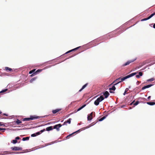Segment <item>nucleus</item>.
Returning <instances> with one entry per match:
<instances>
[{
  "instance_id": "obj_1",
  "label": "nucleus",
  "mask_w": 155,
  "mask_h": 155,
  "mask_svg": "<svg viewBox=\"0 0 155 155\" xmlns=\"http://www.w3.org/2000/svg\"><path fill=\"white\" fill-rule=\"evenodd\" d=\"M137 73V72L133 73H131V74L125 77H124L122 78H121V81H123L128 78L131 77L136 75Z\"/></svg>"
},
{
  "instance_id": "obj_2",
  "label": "nucleus",
  "mask_w": 155,
  "mask_h": 155,
  "mask_svg": "<svg viewBox=\"0 0 155 155\" xmlns=\"http://www.w3.org/2000/svg\"><path fill=\"white\" fill-rule=\"evenodd\" d=\"M137 73V72L133 73H131V74L125 77H124L122 78H121V81H123L128 78L131 77L136 75Z\"/></svg>"
},
{
  "instance_id": "obj_3",
  "label": "nucleus",
  "mask_w": 155,
  "mask_h": 155,
  "mask_svg": "<svg viewBox=\"0 0 155 155\" xmlns=\"http://www.w3.org/2000/svg\"><path fill=\"white\" fill-rule=\"evenodd\" d=\"M39 117H35L34 116H31L30 117L25 118H23V121H30L35 119H37Z\"/></svg>"
},
{
  "instance_id": "obj_4",
  "label": "nucleus",
  "mask_w": 155,
  "mask_h": 155,
  "mask_svg": "<svg viewBox=\"0 0 155 155\" xmlns=\"http://www.w3.org/2000/svg\"><path fill=\"white\" fill-rule=\"evenodd\" d=\"M122 81H121V79H120V78L115 81H114L111 84L109 85V86H110L112 84H114V85H115L118 84L119 83L121 82Z\"/></svg>"
},
{
  "instance_id": "obj_5",
  "label": "nucleus",
  "mask_w": 155,
  "mask_h": 155,
  "mask_svg": "<svg viewBox=\"0 0 155 155\" xmlns=\"http://www.w3.org/2000/svg\"><path fill=\"white\" fill-rule=\"evenodd\" d=\"M35 70H36L35 69H34L31 71H30L29 72V74H31L32 73H33L31 75V76L32 77V76H35V75L38 72H39V69L37 70L35 72Z\"/></svg>"
},
{
  "instance_id": "obj_6",
  "label": "nucleus",
  "mask_w": 155,
  "mask_h": 155,
  "mask_svg": "<svg viewBox=\"0 0 155 155\" xmlns=\"http://www.w3.org/2000/svg\"><path fill=\"white\" fill-rule=\"evenodd\" d=\"M136 59L135 58V59H133V60H130L128 61L126 63H125L124 64H123L122 65V66H123V67H124V66H126L128 65H129L130 64V63L134 62L135 60H136Z\"/></svg>"
},
{
  "instance_id": "obj_7",
  "label": "nucleus",
  "mask_w": 155,
  "mask_h": 155,
  "mask_svg": "<svg viewBox=\"0 0 155 155\" xmlns=\"http://www.w3.org/2000/svg\"><path fill=\"white\" fill-rule=\"evenodd\" d=\"M11 149L13 150L17 151V150H21L22 148L21 147H12Z\"/></svg>"
},
{
  "instance_id": "obj_8",
  "label": "nucleus",
  "mask_w": 155,
  "mask_h": 155,
  "mask_svg": "<svg viewBox=\"0 0 155 155\" xmlns=\"http://www.w3.org/2000/svg\"><path fill=\"white\" fill-rule=\"evenodd\" d=\"M61 124H56L53 127V128L56 129L57 131H59L60 130L59 128L61 127Z\"/></svg>"
},
{
  "instance_id": "obj_9",
  "label": "nucleus",
  "mask_w": 155,
  "mask_h": 155,
  "mask_svg": "<svg viewBox=\"0 0 155 155\" xmlns=\"http://www.w3.org/2000/svg\"><path fill=\"white\" fill-rule=\"evenodd\" d=\"M93 112H92L90 114L88 115L87 116V120H91L93 118Z\"/></svg>"
},
{
  "instance_id": "obj_10",
  "label": "nucleus",
  "mask_w": 155,
  "mask_h": 155,
  "mask_svg": "<svg viewBox=\"0 0 155 155\" xmlns=\"http://www.w3.org/2000/svg\"><path fill=\"white\" fill-rule=\"evenodd\" d=\"M153 84H149V85H147L146 86H144L143 87H142L141 89H142V90H144L147 88H149V87L152 86H153Z\"/></svg>"
},
{
  "instance_id": "obj_11",
  "label": "nucleus",
  "mask_w": 155,
  "mask_h": 155,
  "mask_svg": "<svg viewBox=\"0 0 155 155\" xmlns=\"http://www.w3.org/2000/svg\"><path fill=\"white\" fill-rule=\"evenodd\" d=\"M105 96V98H107L109 95V93L107 91H105L103 94Z\"/></svg>"
},
{
  "instance_id": "obj_12",
  "label": "nucleus",
  "mask_w": 155,
  "mask_h": 155,
  "mask_svg": "<svg viewBox=\"0 0 155 155\" xmlns=\"http://www.w3.org/2000/svg\"><path fill=\"white\" fill-rule=\"evenodd\" d=\"M104 99V98L103 96H101L99 97H98L97 99L99 102L102 101Z\"/></svg>"
},
{
  "instance_id": "obj_13",
  "label": "nucleus",
  "mask_w": 155,
  "mask_h": 155,
  "mask_svg": "<svg viewBox=\"0 0 155 155\" xmlns=\"http://www.w3.org/2000/svg\"><path fill=\"white\" fill-rule=\"evenodd\" d=\"M79 131H80V130H77V131H76V132H74L73 133H72V134H69V135H68V136H67L66 137V138L67 139H69V138H70V137L71 136H72L73 134H75V133H77V132H79Z\"/></svg>"
},
{
  "instance_id": "obj_14",
  "label": "nucleus",
  "mask_w": 155,
  "mask_h": 155,
  "mask_svg": "<svg viewBox=\"0 0 155 155\" xmlns=\"http://www.w3.org/2000/svg\"><path fill=\"white\" fill-rule=\"evenodd\" d=\"M71 118L67 120L64 122L63 125H66L67 123H68L69 124H70L71 122Z\"/></svg>"
},
{
  "instance_id": "obj_15",
  "label": "nucleus",
  "mask_w": 155,
  "mask_h": 155,
  "mask_svg": "<svg viewBox=\"0 0 155 155\" xmlns=\"http://www.w3.org/2000/svg\"><path fill=\"white\" fill-rule=\"evenodd\" d=\"M61 110V109H57L54 110H53L52 111V112L53 114H55L56 113L58 112Z\"/></svg>"
},
{
  "instance_id": "obj_16",
  "label": "nucleus",
  "mask_w": 155,
  "mask_h": 155,
  "mask_svg": "<svg viewBox=\"0 0 155 155\" xmlns=\"http://www.w3.org/2000/svg\"><path fill=\"white\" fill-rule=\"evenodd\" d=\"M80 47H77V48H75L74 49H72L71 50H70L68 51H67V52L65 54H67V53H69L71 52H72L73 51H75L77 50L78 49V48H79Z\"/></svg>"
},
{
  "instance_id": "obj_17",
  "label": "nucleus",
  "mask_w": 155,
  "mask_h": 155,
  "mask_svg": "<svg viewBox=\"0 0 155 155\" xmlns=\"http://www.w3.org/2000/svg\"><path fill=\"white\" fill-rule=\"evenodd\" d=\"M143 75V73L142 72H140L139 73L138 75H136V77L137 78H140V76H141Z\"/></svg>"
},
{
  "instance_id": "obj_18",
  "label": "nucleus",
  "mask_w": 155,
  "mask_h": 155,
  "mask_svg": "<svg viewBox=\"0 0 155 155\" xmlns=\"http://www.w3.org/2000/svg\"><path fill=\"white\" fill-rule=\"evenodd\" d=\"M86 106V104H84V105H83V106H81V107H80L77 110H75V112H77L81 110V109H82L84 107Z\"/></svg>"
},
{
  "instance_id": "obj_19",
  "label": "nucleus",
  "mask_w": 155,
  "mask_h": 155,
  "mask_svg": "<svg viewBox=\"0 0 155 155\" xmlns=\"http://www.w3.org/2000/svg\"><path fill=\"white\" fill-rule=\"evenodd\" d=\"M54 129L53 127L52 126H50L48 127H47L46 128V130L47 131H49L53 130Z\"/></svg>"
},
{
  "instance_id": "obj_20",
  "label": "nucleus",
  "mask_w": 155,
  "mask_h": 155,
  "mask_svg": "<svg viewBox=\"0 0 155 155\" xmlns=\"http://www.w3.org/2000/svg\"><path fill=\"white\" fill-rule=\"evenodd\" d=\"M87 84H88L87 83H86V84H85L83 86V87H82V88L79 90V92L81 91L83 89H84L87 86Z\"/></svg>"
},
{
  "instance_id": "obj_21",
  "label": "nucleus",
  "mask_w": 155,
  "mask_h": 155,
  "mask_svg": "<svg viewBox=\"0 0 155 155\" xmlns=\"http://www.w3.org/2000/svg\"><path fill=\"white\" fill-rule=\"evenodd\" d=\"M38 135H39V132H37L35 133L32 134L31 136V137H35Z\"/></svg>"
},
{
  "instance_id": "obj_22",
  "label": "nucleus",
  "mask_w": 155,
  "mask_h": 155,
  "mask_svg": "<svg viewBox=\"0 0 155 155\" xmlns=\"http://www.w3.org/2000/svg\"><path fill=\"white\" fill-rule=\"evenodd\" d=\"M5 70L7 71H10L12 70V69L8 67H5Z\"/></svg>"
},
{
  "instance_id": "obj_23",
  "label": "nucleus",
  "mask_w": 155,
  "mask_h": 155,
  "mask_svg": "<svg viewBox=\"0 0 155 155\" xmlns=\"http://www.w3.org/2000/svg\"><path fill=\"white\" fill-rule=\"evenodd\" d=\"M30 137H23L22 138V140L23 141H25V140H28L29 139Z\"/></svg>"
},
{
  "instance_id": "obj_24",
  "label": "nucleus",
  "mask_w": 155,
  "mask_h": 155,
  "mask_svg": "<svg viewBox=\"0 0 155 155\" xmlns=\"http://www.w3.org/2000/svg\"><path fill=\"white\" fill-rule=\"evenodd\" d=\"M99 102L98 101V100H97V99L94 102V104L95 105L97 106L98 105L99 103Z\"/></svg>"
},
{
  "instance_id": "obj_25",
  "label": "nucleus",
  "mask_w": 155,
  "mask_h": 155,
  "mask_svg": "<svg viewBox=\"0 0 155 155\" xmlns=\"http://www.w3.org/2000/svg\"><path fill=\"white\" fill-rule=\"evenodd\" d=\"M147 104L150 105H153L155 104V102H148L147 103Z\"/></svg>"
},
{
  "instance_id": "obj_26",
  "label": "nucleus",
  "mask_w": 155,
  "mask_h": 155,
  "mask_svg": "<svg viewBox=\"0 0 155 155\" xmlns=\"http://www.w3.org/2000/svg\"><path fill=\"white\" fill-rule=\"evenodd\" d=\"M114 86L115 85H114V86L111 88H109V90L115 91L116 89V87Z\"/></svg>"
},
{
  "instance_id": "obj_27",
  "label": "nucleus",
  "mask_w": 155,
  "mask_h": 155,
  "mask_svg": "<svg viewBox=\"0 0 155 155\" xmlns=\"http://www.w3.org/2000/svg\"><path fill=\"white\" fill-rule=\"evenodd\" d=\"M37 78H36V77H34V78H32L30 80V82L32 83L33 81H35V80L36 79H37Z\"/></svg>"
},
{
  "instance_id": "obj_28",
  "label": "nucleus",
  "mask_w": 155,
  "mask_h": 155,
  "mask_svg": "<svg viewBox=\"0 0 155 155\" xmlns=\"http://www.w3.org/2000/svg\"><path fill=\"white\" fill-rule=\"evenodd\" d=\"M21 121L18 119H17L16 123L17 124H19L21 123Z\"/></svg>"
},
{
  "instance_id": "obj_29",
  "label": "nucleus",
  "mask_w": 155,
  "mask_h": 155,
  "mask_svg": "<svg viewBox=\"0 0 155 155\" xmlns=\"http://www.w3.org/2000/svg\"><path fill=\"white\" fill-rule=\"evenodd\" d=\"M106 117V116H104L100 118V119L99 120V121H102L103 120H104V119H105Z\"/></svg>"
},
{
  "instance_id": "obj_30",
  "label": "nucleus",
  "mask_w": 155,
  "mask_h": 155,
  "mask_svg": "<svg viewBox=\"0 0 155 155\" xmlns=\"http://www.w3.org/2000/svg\"><path fill=\"white\" fill-rule=\"evenodd\" d=\"M155 15V12L151 14L149 16L148 18L150 19L152 17H153L154 15Z\"/></svg>"
},
{
  "instance_id": "obj_31",
  "label": "nucleus",
  "mask_w": 155,
  "mask_h": 155,
  "mask_svg": "<svg viewBox=\"0 0 155 155\" xmlns=\"http://www.w3.org/2000/svg\"><path fill=\"white\" fill-rule=\"evenodd\" d=\"M7 90H8V89H4L3 90H2V91H1L0 92V93H3L5 92Z\"/></svg>"
},
{
  "instance_id": "obj_32",
  "label": "nucleus",
  "mask_w": 155,
  "mask_h": 155,
  "mask_svg": "<svg viewBox=\"0 0 155 155\" xmlns=\"http://www.w3.org/2000/svg\"><path fill=\"white\" fill-rule=\"evenodd\" d=\"M155 79L154 78H151L147 80V81H154Z\"/></svg>"
},
{
  "instance_id": "obj_33",
  "label": "nucleus",
  "mask_w": 155,
  "mask_h": 155,
  "mask_svg": "<svg viewBox=\"0 0 155 155\" xmlns=\"http://www.w3.org/2000/svg\"><path fill=\"white\" fill-rule=\"evenodd\" d=\"M129 90V89L128 88H126L125 90V92L123 94V95H125L126 94L127 92Z\"/></svg>"
},
{
  "instance_id": "obj_34",
  "label": "nucleus",
  "mask_w": 155,
  "mask_h": 155,
  "mask_svg": "<svg viewBox=\"0 0 155 155\" xmlns=\"http://www.w3.org/2000/svg\"><path fill=\"white\" fill-rule=\"evenodd\" d=\"M17 142V140L16 139L15 140H12V143L14 144H15Z\"/></svg>"
},
{
  "instance_id": "obj_35",
  "label": "nucleus",
  "mask_w": 155,
  "mask_h": 155,
  "mask_svg": "<svg viewBox=\"0 0 155 155\" xmlns=\"http://www.w3.org/2000/svg\"><path fill=\"white\" fill-rule=\"evenodd\" d=\"M149 18H148V17H147V18H143V19H142L141 20V21H146V20H148L149 19Z\"/></svg>"
},
{
  "instance_id": "obj_36",
  "label": "nucleus",
  "mask_w": 155,
  "mask_h": 155,
  "mask_svg": "<svg viewBox=\"0 0 155 155\" xmlns=\"http://www.w3.org/2000/svg\"><path fill=\"white\" fill-rule=\"evenodd\" d=\"M139 103V101H137L135 103H134L133 104L134 106H136Z\"/></svg>"
},
{
  "instance_id": "obj_37",
  "label": "nucleus",
  "mask_w": 155,
  "mask_h": 155,
  "mask_svg": "<svg viewBox=\"0 0 155 155\" xmlns=\"http://www.w3.org/2000/svg\"><path fill=\"white\" fill-rule=\"evenodd\" d=\"M6 130V129L5 128H0V131L5 130Z\"/></svg>"
},
{
  "instance_id": "obj_38",
  "label": "nucleus",
  "mask_w": 155,
  "mask_h": 155,
  "mask_svg": "<svg viewBox=\"0 0 155 155\" xmlns=\"http://www.w3.org/2000/svg\"><path fill=\"white\" fill-rule=\"evenodd\" d=\"M15 139L17 140H19L20 139V138L19 137H16Z\"/></svg>"
},
{
  "instance_id": "obj_39",
  "label": "nucleus",
  "mask_w": 155,
  "mask_h": 155,
  "mask_svg": "<svg viewBox=\"0 0 155 155\" xmlns=\"http://www.w3.org/2000/svg\"><path fill=\"white\" fill-rule=\"evenodd\" d=\"M45 129H44V130H41L40 131V132H41V133H42L44 131H45Z\"/></svg>"
},
{
  "instance_id": "obj_40",
  "label": "nucleus",
  "mask_w": 155,
  "mask_h": 155,
  "mask_svg": "<svg viewBox=\"0 0 155 155\" xmlns=\"http://www.w3.org/2000/svg\"><path fill=\"white\" fill-rule=\"evenodd\" d=\"M140 82H141L140 81H137V84H139L140 83Z\"/></svg>"
},
{
  "instance_id": "obj_41",
  "label": "nucleus",
  "mask_w": 155,
  "mask_h": 155,
  "mask_svg": "<svg viewBox=\"0 0 155 155\" xmlns=\"http://www.w3.org/2000/svg\"><path fill=\"white\" fill-rule=\"evenodd\" d=\"M134 101L133 102H132V103H131L130 104V105H132V104H134Z\"/></svg>"
},
{
  "instance_id": "obj_42",
  "label": "nucleus",
  "mask_w": 155,
  "mask_h": 155,
  "mask_svg": "<svg viewBox=\"0 0 155 155\" xmlns=\"http://www.w3.org/2000/svg\"><path fill=\"white\" fill-rule=\"evenodd\" d=\"M2 123V122H0V126H2V125L5 126V125H3V124H1Z\"/></svg>"
},
{
  "instance_id": "obj_43",
  "label": "nucleus",
  "mask_w": 155,
  "mask_h": 155,
  "mask_svg": "<svg viewBox=\"0 0 155 155\" xmlns=\"http://www.w3.org/2000/svg\"><path fill=\"white\" fill-rule=\"evenodd\" d=\"M151 97V96H149L148 98H147V99H148V100H149L150 99V98Z\"/></svg>"
},
{
  "instance_id": "obj_44",
  "label": "nucleus",
  "mask_w": 155,
  "mask_h": 155,
  "mask_svg": "<svg viewBox=\"0 0 155 155\" xmlns=\"http://www.w3.org/2000/svg\"><path fill=\"white\" fill-rule=\"evenodd\" d=\"M3 115H5V116H8V114H4Z\"/></svg>"
},
{
  "instance_id": "obj_45",
  "label": "nucleus",
  "mask_w": 155,
  "mask_h": 155,
  "mask_svg": "<svg viewBox=\"0 0 155 155\" xmlns=\"http://www.w3.org/2000/svg\"><path fill=\"white\" fill-rule=\"evenodd\" d=\"M109 92L110 93H114V92H113V91H111V90H110V91H109Z\"/></svg>"
},
{
  "instance_id": "obj_46",
  "label": "nucleus",
  "mask_w": 155,
  "mask_h": 155,
  "mask_svg": "<svg viewBox=\"0 0 155 155\" xmlns=\"http://www.w3.org/2000/svg\"><path fill=\"white\" fill-rule=\"evenodd\" d=\"M153 27L154 28H155V23L154 24Z\"/></svg>"
},
{
  "instance_id": "obj_47",
  "label": "nucleus",
  "mask_w": 155,
  "mask_h": 155,
  "mask_svg": "<svg viewBox=\"0 0 155 155\" xmlns=\"http://www.w3.org/2000/svg\"><path fill=\"white\" fill-rule=\"evenodd\" d=\"M39 72H40L42 71V70L39 69Z\"/></svg>"
},
{
  "instance_id": "obj_48",
  "label": "nucleus",
  "mask_w": 155,
  "mask_h": 155,
  "mask_svg": "<svg viewBox=\"0 0 155 155\" xmlns=\"http://www.w3.org/2000/svg\"><path fill=\"white\" fill-rule=\"evenodd\" d=\"M2 113V112L0 110V114H1Z\"/></svg>"
},
{
  "instance_id": "obj_49",
  "label": "nucleus",
  "mask_w": 155,
  "mask_h": 155,
  "mask_svg": "<svg viewBox=\"0 0 155 155\" xmlns=\"http://www.w3.org/2000/svg\"><path fill=\"white\" fill-rule=\"evenodd\" d=\"M113 35H112L111 37H110V38H111L113 37Z\"/></svg>"
},
{
  "instance_id": "obj_50",
  "label": "nucleus",
  "mask_w": 155,
  "mask_h": 155,
  "mask_svg": "<svg viewBox=\"0 0 155 155\" xmlns=\"http://www.w3.org/2000/svg\"><path fill=\"white\" fill-rule=\"evenodd\" d=\"M91 126H90V127H91ZM89 126L88 127H87V128H89Z\"/></svg>"
},
{
  "instance_id": "obj_51",
  "label": "nucleus",
  "mask_w": 155,
  "mask_h": 155,
  "mask_svg": "<svg viewBox=\"0 0 155 155\" xmlns=\"http://www.w3.org/2000/svg\"><path fill=\"white\" fill-rule=\"evenodd\" d=\"M39 134H40V132H39Z\"/></svg>"
}]
</instances>
